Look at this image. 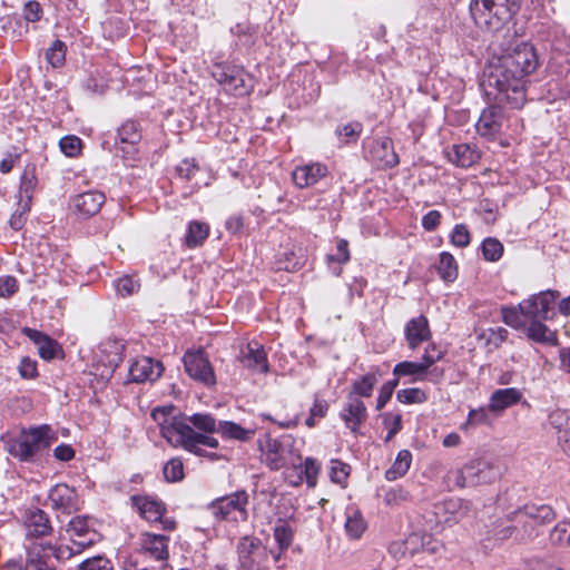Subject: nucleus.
<instances>
[{
  "label": "nucleus",
  "mask_w": 570,
  "mask_h": 570,
  "mask_svg": "<svg viewBox=\"0 0 570 570\" xmlns=\"http://www.w3.org/2000/svg\"><path fill=\"white\" fill-rule=\"evenodd\" d=\"M539 66L533 46L510 38L500 46L498 62L490 66V71L482 81L489 100L508 102L512 108H521L525 98L527 77Z\"/></svg>",
  "instance_id": "1"
},
{
  "label": "nucleus",
  "mask_w": 570,
  "mask_h": 570,
  "mask_svg": "<svg viewBox=\"0 0 570 570\" xmlns=\"http://www.w3.org/2000/svg\"><path fill=\"white\" fill-rule=\"evenodd\" d=\"M174 407H157L151 412V417L160 428V434L174 448L198 455L216 460L215 453L207 452L202 446L217 449L219 442L216 438L197 433L188 423L173 415Z\"/></svg>",
  "instance_id": "2"
},
{
  "label": "nucleus",
  "mask_w": 570,
  "mask_h": 570,
  "mask_svg": "<svg viewBox=\"0 0 570 570\" xmlns=\"http://www.w3.org/2000/svg\"><path fill=\"white\" fill-rule=\"evenodd\" d=\"M56 436L49 425H40L23 430L16 438L7 442L10 455L22 462H31L35 458L48 450Z\"/></svg>",
  "instance_id": "3"
},
{
  "label": "nucleus",
  "mask_w": 570,
  "mask_h": 570,
  "mask_svg": "<svg viewBox=\"0 0 570 570\" xmlns=\"http://www.w3.org/2000/svg\"><path fill=\"white\" fill-rule=\"evenodd\" d=\"M518 9V0H471L470 3L474 22L489 30H498Z\"/></svg>",
  "instance_id": "4"
},
{
  "label": "nucleus",
  "mask_w": 570,
  "mask_h": 570,
  "mask_svg": "<svg viewBox=\"0 0 570 570\" xmlns=\"http://www.w3.org/2000/svg\"><path fill=\"white\" fill-rule=\"evenodd\" d=\"M499 476V469L492 463L478 459L466 463L462 469L449 472V480L459 488L476 487L490 483Z\"/></svg>",
  "instance_id": "5"
},
{
  "label": "nucleus",
  "mask_w": 570,
  "mask_h": 570,
  "mask_svg": "<svg viewBox=\"0 0 570 570\" xmlns=\"http://www.w3.org/2000/svg\"><path fill=\"white\" fill-rule=\"evenodd\" d=\"M248 494L246 491H236L213 501L209 509L217 520L239 522L247 520Z\"/></svg>",
  "instance_id": "6"
},
{
  "label": "nucleus",
  "mask_w": 570,
  "mask_h": 570,
  "mask_svg": "<svg viewBox=\"0 0 570 570\" xmlns=\"http://www.w3.org/2000/svg\"><path fill=\"white\" fill-rule=\"evenodd\" d=\"M71 556L72 552L68 548L55 547L51 543L43 544L31 542L27 547L24 570H56L55 567L49 563L50 558L66 560Z\"/></svg>",
  "instance_id": "7"
},
{
  "label": "nucleus",
  "mask_w": 570,
  "mask_h": 570,
  "mask_svg": "<svg viewBox=\"0 0 570 570\" xmlns=\"http://www.w3.org/2000/svg\"><path fill=\"white\" fill-rule=\"evenodd\" d=\"M238 560L244 570L268 568V550L255 537H243L237 544Z\"/></svg>",
  "instance_id": "8"
},
{
  "label": "nucleus",
  "mask_w": 570,
  "mask_h": 570,
  "mask_svg": "<svg viewBox=\"0 0 570 570\" xmlns=\"http://www.w3.org/2000/svg\"><path fill=\"white\" fill-rule=\"evenodd\" d=\"M554 517L553 509L548 504H525L511 513V521L521 524L523 533L532 537L537 525L550 522Z\"/></svg>",
  "instance_id": "9"
},
{
  "label": "nucleus",
  "mask_w": 570,
  "mask_h": 570,
  "mask_svg": "<svg viewBox=\"0 0 570 570\" xmlns=\"http://www.w3.org/2000/svg\"><path fill=\"white\" fill-rule=\"evenodd\" d=\"M213 78L219 82L225 90L235 95L248 92L247 73L244 68L225 62H217L212 68Z\"/></svg>",
  "instance_id": "10"
},
{
  "label": "nucleus",
  "mask_w": 570,
  "mask_h": 570,
  "mask_svg": "<svg viewBox=\"0 0 570 570\" xmlns=\"http://www.w3.org/2000/svg\"><path fill=\"white\" fill-rule=\"evenodd\" d=\"M439 549V541L434 540L431 534L419 532H413L403 541L393 542L390 546V552L396 558L412 557L420 551L435 553Z\"/></svg>",
  "instance_id": "11"
},
{
  "label": "nucleus",
  "mask_w": 570,
  "mask_h": 570,
  "mask_svg": "<svg viewBox=\"0 0 570 570\" xmlns=\"http://www.w3.org/2000/svg\"><path fill=\"white\" fill-rule=\"evenodd\" d=\"M67 532L73 547L70 548L72 554L79 553L100 540V534L94 529L92 523L87 517H76L68 523ZM69 549V547H67Z\"/></svg>",
  "instance_id": "12"
},
{
  "label": "nucleus",
  "mask_w": 570,
  "mask_h": 570,
  "mask_svg": "<svg viewBox=\"0 0 570 570\" xmlns=\"http://www.w3.org/2000/svg\"><path fill=\"white\" fill-rule=\"evenodd\" d=\"M183 362L185 371L191 379L207 386L216 383L214 370L204 351L186 352Z\"/></svg>",
  "instance_id": "13"
},
{
  "label": "nucleus",
  "mask_w": 570,
  "mask_h": 570,
  "mask_svg": "<svg viewBox=\"0 0 570 570\" xmlns=\"http://www.w3.org/2000/svg\"><path fill=\"white\" fill-rule=\"evenodd\" d=\"M291 440V436L279 440L266 435L264 440L258 441L262 460L271 470L277 471L286 464V445Z\"/></svg>",
  "instance_id": "14"
},
{
  "label": "nucleus",
  "mask_w": 570,
  "mask_h": 570,
  "mask_svg": "<svg viewBox=\"0 0 570 570\" xmlns=\"http://www.w3.org/2000/svg\"><path fill=\"white\" fill-rule=\"evenodd\" d=\"M23 524L26 539L29 541L47 537L52 531L48 514L38 508L28 509L24 512Z\"/></svg>",
  "instance_id": "15"
},
{
  "label": "nucleus",
  "mask_w": 570,
  "mask_h": 570,
  "mask_svg": "<svg viewBox=\"0 0 570 570\" xmlns=\"http://www.w3.org/2000/svg\"><path fill=\"white\" fill-rule=\"evenodd\" d=\"M164 371L161 362L148 356L136 358L129 366V376L131 381L142 383L156 381Z\"/></svg>",
  "instance_id": "16"
},
{
  "label": "nucleus",
  "mask_w": 570,
  "mask_h": 570,
  "mask_svg": "<svg viewBox=\"0 0 570 570\" xmlns=\"http://www.w3.org/2000/svg\"><path fill=\"white\" fill-rule=\"evenodd\" d=\"M340 417L343 420L345 426L351 430L352 433L356 434L367 417V409L361 399L347 395Z\"/></svg>",
  "instance_id": "17"
},
{
  "label": "nucleus",
  "mask_w": 570,
  "mask_h": 570,
  "mask_svg": "<svg viewBox=\"0 0 570 570\" xmlns=\"http://www.w3.org/2000/svg\"><path fill=\"white\" fill-rule=\"evenodd\" d=\"M242 365L253 372L267 373L268 361L267 354L262 344L258 342H249L240 350L238 356Z\"/></svg>",
  "instance_id": "18"
},
{
  "label": "nucleus",
  "mask_w": 570,
  "mask_h": 570,
  "mask_svg": "<svg viewBox=\"0 0 570 570\" xmlns=\"http://www.w3.org/2000/svg\"><path fill=\"white\" fill-rule=\"evenodd\" d=\"M328 174L327 166L321 163H309L297 166L292 173V179L296 187L307 188L317 184Z\"/></svg>",
  "instance_id": "19"
},
{
  "label": "nucleus",
  "mask_w": 570,
  "mask_h": 570,
  "mask_svg": "<svg viewBox=\"0 0 570 570\" xmlns=\"http://www.w3.org/2000/svg\"><path fill=\"white\" fill-rule=\"evenodd\" d=\"M105 200L102 193L89 190L72 197L71 206L79 216L87 218L99 213Z\"/></svg>",
  "instance_id": "20"
},
{
  "label": "nucleus",
  "mask_w": 570,
  "mask_h": 570,
  "mask_svg": "<svg viewBox=\"0 0 570 570\" xmlns=\"http://www.w3.org/2000/svg\"><path fill=\"white\" fill-rule=\"evenodd\" d=\"M130 501L139 515L149 523L161 520L166 512L164 502L149 495H132Z\"/></svg>",
  "instance_id": "21"
},
{
  "label": "nucleus",
  "mask_w": 570,
  "mask_h": 570,
  "mask_svg": "<svg viewBox=\"0 0 570 570\" xmlns=\"http://www.w3.org/2000/svg\"><path fill=\"white\" fill-rule=\"evenodd\" d=\"M436 509L435 514L440 518V522L452 525L468 515L470 503L460 498H451L445 500Z\"/></svg>",
  "instance_id": "22"
},
{
  "label": "nucleus",
  "mask_w": 570,
  "mask_h": 570,
  "mask_svg": "<svg viewBox=\"0 0 570 570\" xmlns=\"http://www.w3.org/2000/svg\"><path fill=\"white\" fill-rule=\"evenodd\" d=\"M502 122V108L491 105L481 112L476 122V131L483 137L492 138L500 131Z\"/></svg>",
  "instance_id": "23"
},
{
  "label": "nucleus",
  "mask_w": 570,
  "mask_h": 570,
  "mask_svg": "<svg viewBox=\"0 0 570 570\" xmlns=\"http://www.w3.org/2000/svg\"><path fill=\"white\" fill-rule=\"evenodd\" d=\"M48 499L51 508L63 513H71L77 509V494L75 490L67 484L60 483L52 487Z\"/></svg>",
  "instance_id": "24"
},
{
  "label": "nucleus",
  "mask_w": 570,
  "mask_h": 570,
  "mask_svg": "<svg viewBox=\"0 0 570 570\" xmlns=\"http://www.w3.org/2000/svg\"><path fill=\"white\" fill-rule=\"evenodd\" d=\"M370 156L379 167L391 168L399 164V156L390 138L375 140L370 148Z\"/></svg>",
  "instance_id": "25"
},
{
  "label": "nucleus",
  "mask_w": 570,
  "mask_h": 570,
  "mask_svg": "<svg viewBox=\"0 0 570 570\" xmlns=\"http://www.w3.org/2000/svg\"><path fill=\"white\" fill-rule=\"evenodd\" d=\"M405 338L411 350H416L423 342L431 338V331L425 316L420 315L406 323Z\"/></svg>",
  "instance_id": "26"
},
{
  "label": "nucleus",
  "mask_w": 570,
  "mask_h": 570,
  "mask_svg": "<svg viewBox=\"0 0 570 570\" xmlns=\"http://www.w3.org/2000/svg\"><path fill=\"white\" fill-rule=\"evenodd\" d=\"M522 397V391L517 387L498 389L491 394L488 409L497 414L502 413L508 407L518 404Z\"/></svg>",
  "instance_id": "27"
},
{
  "label": "nucleus",
  "mask_w": 570,
  "mask_h": 570,
  "mask_svg": "<svg viewBox=\"0 0 570 570\" xmlns=\"http://www.w3.org/2000/svg\"><path fill=\"white\" fill-rule=\"evenodd\" d=\"M549 423L558 431L557 440L561 450L570 456V417L562 410H554L549 415Z\"/></svg>",
  "instance_id": "28"
},
{
  "label": "nucleus",
  "mask_w": 570,
  "mask_h": 570,
  "mask_svg": "<svg viewBox=\"0 0 570 570\" xmlns=\"http://www.w3.org/2000/svg\"><path fill=\"white\" fill-rule=\"evenodd\" d=\"M23 333L28 336L38 347L39 355L47 361L56 357L59 345L48 335L29 327L23 328Z\"/></svg>",
  "instance_id": "29"
},
{
  "label": "nucleus",
  "mask_w": 570,
  "mask_h": 570,
  "mask_svg": "<svg viewBox=\"0 0 570 570\" xmlns=\"http://www.w3.org/2000/svg\"><path fill=\"white\" fill-rule=\"evenodd\" d=\"M381 373L379 368H373L371 372L364 374L352 383V389L348 396L354 397H370L372 396L375 384L379 382Z\"/></svg>",
  "instance_id": "30"
},
{
  "label": "nucleus",
  "mask_w": 570,
  "mask_h": 570,
  "mask_svg": "<svg viewBox=\"0 0 570 570\" xmlns=\"http://www.w3.org/2000/svg\"><path fill=\"white\" fill-rule=\"evenodd\" d=\"M168 537L161 534L146 533L142 547L145 552L157 561H165L168 558Z\"/></svg>",
  "instance_id": "31"
},
{
  "label": "nucleus",
  "mask_w": 570,
  "mask_h": 570,
  "mask_svg": "<svg viewBox=\"0 0 570 570\" xmlns=\"http://www.w3.org/2000/svg\"><path fill=\"white\" fill-rule=\"evenodd\" d=\"M393 376L399 381L402 376H411V382H417L423 380L429 381V372L426 371L422 362H400L393 368Z\"/></svg>",
  "instance_id": "32"
},
{
  "label": "nucleus",
  "mask_w": 570,
  "mask_h": 570,
  "mask_svg": "<svg viewBox=\"0 0 570 570\" xmlns=\"http://www.w3.org/2000/svg\"><path fill=\"white\" fill-rule=\"evenodd\" d=\"M443 355L444 353L438 348L435 344H430L424 351L421 362L429 372V381L432 383H439L444 376V371L442 368H431L434 363L443 358Z\"/></svg>",
  "instance_id": "33"
},
{
  "label": "nucleus",
  "mask_w": 570,
  "mask_h": 570,
  "mask_svg": "<svg viewBox=\"0 0 570 570\" xmlns=\"http://www.w3.org/2000/svg\"><path fill=\"white\" fill-rule=\"evenodd\" d=\"M217 433L226 440L246 442L254 436L255 430L245 429L233 421H218Z\"/></svg>",
  "instance_id": "34"
},
{
  "label": "nucleus",
  "mask_w": 570,
  "mask_h": 570,
  "mask_svg": "<svg viewBox=\"0 0 570 570\" xmlns=\"http://www.w3.org/2000/svg\"><path fill=\"white\" fill-rule=\"evenodd\" d=\"M141 129L139 124L134 120L125 121L118 129L116 145H128L131 149L140 141Z\"/></svg>",
  "instance_id": "35"
},
{
  "label": "nucleus",
  "mask_w": 570,
  "mask_h": 570,
  "mask_svg": "<svg viewBox=\"0 0 570 570\" xmlns=\"http://www.w3.org/2000/svg\"><path fill=\"white\" fill-rule=\"evenodd\" d=\"M478 158V153L466 144L454 145L449 151L450 161L462 168L472 166Z\"/></svg>",
  "instance_id": "36"
},
{
  "label": "nucleus",
  "mask_w": 570,
  "mask_h": 570,
  "mask_svg": "<svg viewBox=\"0 0 570 570\" xmlns=\"http://www.w3.org/2000/svg\"><path fill=\"white\" fill-rule=\"evenodd\" d=\"M412 463V454L409 450H401L392 466L386 470L385 478L389 481H395L406 474Z\"/></svg>",
  "instance_id": "37"
},
{
  "label": "nucleus",
  "mask_w": 570,
  "mask_h": 570,
  "mask_svg": "<svg viewBox=\"0 0 570 570\" xmlns=\"http://www.w3.org/2000/svg\"><path fill=\"white\" fill-rule=\"evenodd\" d=\"M209 226L206 223L193 220L188 224L185 244L189 248L197 247L208 237Z\"/></svg>",
  "instance_id": "38"
},
{
  "label": "nucleus",
  "mask_w": 570,
  "mask_h": 570,
  "mask_svg": "<svg viewBox=\"0 0 570 570\" xmlns=\"http://www.w3.org/2000/svg\"><path fill=\"white\" fill-rule=\"evenodd\" d=\"M190 423L194 430H198L200 434L208 435L210 433H217L218 422L209 413H195L187 417V422Z\"/></svg>",
  "instance_id": "39"
},
{
  "label": "nucleus",
  "mask_w": 570,
  "mask_h": 570,
  "mask_svg": "<svg viewBox=\"0 0 570 570\" xmlns=\"http://www.w3.org/2000/svg\"><path fill=\"white\" fill-rule=\"evenodd\" d=\"M546 320L528 321L525 330L527 336L539 343H549L553 338L552 332L544 325Z\"/></svg>",
  "instance_id": "40"
},
{
  "label": "nucleus",
  "mask_w": 570,
  "mask_h": 570,
  "mask_svg": "<svg viewBox=\"0 0 570 570\" xmlns=\"http://www.w3.org/2000/svg\"><path fill=\"white\" fill-rule=\"evenodd\" d=\"M345 531L351 539H358L363 534L366 524L362 514L356 509L347 510L346 521L344 524Z\"/></svg>",
  "instance_id": "41"
},
{
  "label": "nucleus",
  "mask_w": 570,
  "mask_h": 570,
  "mask_svg": "<svg viewBox=\"0 0 570 570\" xmlns=\"http://www.w3.org/2000/svg\"><path fill=\"white\" fill-rule=\"evenodd\" d=\"M438 273L445 282H453L458 277V265L452 254L442 252L440 254Z\"/></svg>",
  "instance_id": "42"
},
{
  "label": "nucleus",
  "mask_w": 570,
  "mask_h": 570,
  "mask_svg": "<svg viewBox=\"0 0 570 570\" xmlns=\"http://www.w3.org/2000/svg\"><path fill=\"white\" fill-rule=\"evenodd\" d=\"M539 308L541 313V320H551L554 315L553 305L556 299L559 297V292L553 289L542 291L537 294Z\"/></svg>",
  "instance_id": "43"
},
{
  "label": "nucleus",
  "mask_w": 570,
  "mask_h": 570,
  "mask_svg": "<svg viewBox=\"0 0 570 570\" xmlns=\"http://www.w3.org/2000/svg\"><path fill=\"white\" fill-rule=\"evenodd\" d=\"M37 187L36 168L33 166L26 167L21 175L19 194L21 199H32V194Z\"/></svg>",
  "instance_id": "44"
},
{
  "label": "nucleus",
  "mask_w": 570,
  "mask_h": 570,
  "mask_svg": "<svg viewBox=\"0 0 570 570\" xmlns=\"http://www.w3.org/2000/svg\"><path fill=\"white\" fill-rule=\"evenodd\" d=\"M67 46L61 40H55L46 50L45 58L52 68H60L66 61Z\"/></svg>",
  "instance_id": "45"
},
{
  "label": "nucleus",
  "mask_w": 570,
  "mask_h": 570,
  "mask_svg": "<svg viewBox=\"0 0 570 570\" xmlns=\"http://www.w3.org/2000/svg\"><path fill=\"white\" fill-rule=\"evenodd\" d=\"M303 264V255L294 249H286L278 254L276 267L287 272H293L299 268Z\"/></svg>",
  "instance_id": "46"
},
{
  "label": "nucleus",
  "mask_w": 570,
  "mask_h": 570,
  "mask_svg": "<svg viewBox=\"0 0 570 570\" xmlns=\"http://www.w3.org/2000/svg\"><path fill=\"white\" fill-rule=\"evenodd\" d=\"M273 535L278 546V549L281 552H284L292 544L294 533L292 528L285 521L279 520L274 528Z\"/></svg>",
  "instance_id": "47"
},
{
  "label": "nucleus",
  "mask_w": 570,
  "mask_h": 570,
  "mask_svg": "<svg viewBox=\"0 0 570 570\" xmlns=\"http://www.w3.org/2000/svg\"><path fill=\"white\" fill-rule=\"evenodd\" d=\"M481 249L485 261L498 262L503 255L504 247L499 239L488 237L482 242Z\"/></svg>",
  "instance_id": "48"
},
{
  "label": "nucleus",
  "mask_w": 570,
  "mask_h": 570,
  "mask_svg": "<svg viewBox=\"0 0 570 570\" xmlns=\"http://www.w3.org/2000/svg\"><path fill=\"white\" fill-rule=\"evenodd\" d=\"M501 312L502 320L507 325L517 330H523L527 326L528 320L519 308V305L514 307H502Z\"/></svg>",
  "instance_id": "49"
},
{
  "label": "nucleus",
  "mask_w": 570,
  "mask_h": 570,
  "mask_svg": "<svg viewBox=\"0 0 570 570\" xmlns=\"http://www.w3.org/2000/svg\"><path fill=\"white\" fill-rule=\"evenodd\" d=\"M550 541L554 546L570 547V520H563L556 524L550 532Z\"/></svg>",
  "instance_id": "50"
},
{
  "label": "nucleus",
  "mask_w": 570,
  "mask_h": 570,
  "mask_svg": "<svg viewBox=\"0 0 570 570\" xmlns=\"http://www.w3.org/2000/svg\"><path fill=\"white\" fill-rule=\"evenodd\" d=\"M396 400L403 404H422L428 400L426 393L419 387L399 390Z\"/></svg>",
  "instance_id": "51"
},
{
  "label": "nucleus",
  "mask_w": 570,
  "mask_h": 570,
  "mask_svg": "<svg viewBox=\"0 0 570 570\" xmlns=\"http://www.w3.org/2000/svg\"><path fill=\"white\" fill-rule=\"evenodd\" d=\"M30 200L20 198L18 203V208L11 215L9 220L11 228H13L14 230H20L24 226L28 218V214L30 212Z\"/></svg>",
  "instance_id": "52"
},
{
  "label": "nucleus",
  "mask_w": 570,
  "mask_h": 570,
  "mask_svg": "<svg viewBox=\"0 0 570 570\" xmlns=\"http://www.w3.org/2000/svg\"><path fill=\"white\" fill-rule=\"evenodd\" d=\"M167 482H179L184 479V464L178 458L170 459L163 469Z\"/></svg>",
  "instance_id": "53"
},
{
  "label": "nucleus",
  "mask_w": 570,
  "mask_h": 570,
  "mask_svg": "<svg viewBox=\"0 0 570 570\" xmlns=\"http://www.w3.org/2000/svg\"><path fill=\"white\" fill-rule=\"evenodd\" d=\"M60 150L67 157H77L81 153L82 140L73 135H68L59 140Z\"/></svg>",
  "instance_id": "54"
},
{
  "label": "nucleus",
  "mask_w": 570,
  "mask_h": 570,
  "mask_svg": "<svg viewBox=\"0 0 570 570\" xmlns=\"http://www.w3.org/2000/svg\"><path fill=\"white\" fill-rule=\"evenodd\" d=\"M383 424L387 429L385 442H389L402 430V415L400 413H384Z\"/></svg>",
  "instance_id": "55"
},
{
  "label": "nucleus",
  "mask_w": 570,
  "mask_h": 570,
  "mask_svg": "<svg viewBox=\"0 0 570 570\" xmlns=\"http://www.w3.org/2000/svg\"><path fill=\"white\" fill-rule=\"evenodd\" d=\"M450 239L452 245L464 248L469 246L471 242V235L468 229V226L464 224H456L450 235Z\"/></svg>",
  "instance_id": "56"
},
{
  "label": "nucleus",
  "mask_w": 570,
  "mask_h": 570,
  "mask_svg": "<svg viewBox=\"0 0 570 570\" xmlns=\"http://www.w3.org/2000/svg\"><path fill=\"white\" fill-rule=\"evenodd\" d=\"M537 294L530 296L528 299L519 303V308L522 311L524 317L528 321L541 320V313L539 308V303Z\"/></svg>",
  "instance_id": "57"
},
{
  "label": "nucleus",
  "mask_w": 570,
  "mask_h": 570,
  "mask_svg": "<svg viewBox=\"0 0 570 570\" xmlns=\"http://www.w3.org/2000/svg\"><path fill=\"white\" fill-rule=\"evenodd\" d=\"M350 474V465L340 461L332 460L330 465V478L334 483L342 484Z\"/></svg>",
  "instance_id": "58"
},
{
  "label": "nucleus",
  "mask_w": 570,
  "mask_h": 570,
  "mask_svg": "<svg viewBox=\"0 0 570 570\" xmlns=\"http://www.w3.org/2000/svg\"><path fill=\"white\" fill-rule=\"evenodd\" d=\"M335 132L343 138L344 142L355 141L362 132V125L360 122H350L338 126Z\"/></svg>",
  "instance_id": "59"
},
{
  "label": "nucleus",
  "mask_w": 570,
  "mask_h": 570,
  "mask_svg": "<svg viewBox=\"0 0 570 570\" xmlns=\"http://www.w3.org/2000/svg\"><path fill=\"white\" fill-rule=\"evenodd\" d=\"M78 570H112L111 562L105 557L96 556L82 561Z\"/></svg>",
  "instance_id": "60"
},
{
  "label": "nucleus",
  "mask_w": 570,
  "mask_h": 570,
  "mask_svg": "<svg viewBox=\"0 0 570 570\" xmlns=\"http://www.w3.org/2000/svg\"><path fill=\"white\" fill-rule=\"evenodd\" d=\"M399 385V380L393 379L385 382L380 390L377 400H376V409L381 410L385 406V404L391 400L395 387Z\"/></svg>",
  "instance_id": "61"
},
{
  "label": "nucleus",
  "mask_w": 570,
  "mask_h": 570,
  "mask_svg": "<svg viewBox=\"0 0 570 570\" xmlns=\"http://www.w3.org/2000/svg\"><path fill=\"white\" fill-rule=\"evenodd\" d=\"M19 291V283L12 275L0 276V297L9 298Z\"/></svg>",
  "instance_id": "62"
},
{
  "label": "nucleus",
  "mask_w": 570,
  "mask_h": 570,
  "mask_svg": "<svg viewBox=\"0 0 570 570\" xmlns=\"http://www.w3.org/2000/svg\"><path fill=\"white\" fill-rule=\"evenodd\" d=\"M306 483L309 488L315 487L317 474L320 472V464L313 458H306L303 463V471Z\"/></svg>",
  "instance_id": "63"
},
{
  "label": "nucleus",
  "mask_w": 570,
  "mask_h": 570,
  "mask_svg": "<svg viewBox=\"0 0 570 570\" xmlns=\"http://www.w3.org/2000/svg\"><path fill=\"white\" fill-rule=\"evenodd\" d=\"M529 570H567L560 562L551 559H532L529 561Z\"/></svg>",
  "instance_id": "64"
}]
</instances>
